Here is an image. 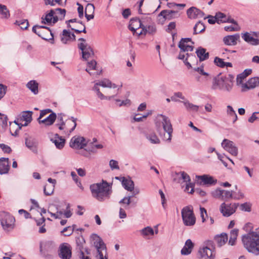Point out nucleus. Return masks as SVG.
Here are the masks:
<instances>
[{
  "instance_id": "f03ea898",
  "label": "nucleus",
  "mask_w": 259,
  "mask_h": 259,
  "mask_svg": "<svg viewBox=\"0 0 259 259\" xmlns=\"http://www.w3.org/2000/svg\"><path fill=\"white\" fill-rule=\"evenodd\" d=\"M92 196L97 200L102 202L109 199L112 193L111 186L105 181L90 186Z\"/></svg>"
},
{
  "instance_id": "0e129e2a",
  "label": "nucleus",
  "mask_w": 259,
  "mask_h": 259,
  "mask_svg": "<svg viewBox=\"0 0 259 259\" xmlns=\"http://www.w3.org/2000/svg\"><path fill=\"white\" fill-rule=\"evenodd\" d=\"M52 112H53L52 110L50 109H47L45 110H42L40 111V115L39 117L37 118V120L39 119H41L43 118L45 116H46L49 113H52Z\"/></svg>"
},
{
  "instance_id": "9d476101",
  "label": "nucleus",
  "mask_w": 259,
  "mask_h": 259,
  "mask_svg": "<svg viewBox=\"0 0 259 259\" xmlns=\"http://www.w3.org/2000/svg\"><path fill=\"white\" fill-rule=\"evenodd\" d=\"M15 219L10 213L3 212L1 213V225L3 229L7 231L13 230L15 226Z\"/></svg>"
},
{
  "instance_id": "6e6552de",
  "label": "nucleus",
  "mask_w": 259,
  "mask_h": 259,
  "mask_svg": "<svg viewBox=\"0 0 259 259\" xmlns=\"http://www.w3.org/2000/svg\"><path fill=\"white\" fill-rule=\"evenodd\" d=\"M181 214L183 223L185 226H193L195 224L196 218L192 206L189 205L183 207L181 210Z\"/></svg>"
},
{
  "instance_id": "72a5a7b5",
  "label": "nucleus",
  "mask_w": 259,
  "mask_h": 259,
  "mask_svg": "<svg viewBox=\"0 0 259 259\" xmlns=\"http://www.w3.org/2000/svg\"><path fill=\"white\" fill-rule=\"evenodd\" d=\"M55 15L54 14L53 10H50V11L46 14L45 15H44L41 17V22L44 24H51L54 23V19Z\"/></svg>"
},
{
  "instance_id": "58836bf2",
  "label": "nucleus",
  "mask_w": 259,
  "mask_h": 259,
  "mask_svg": "<svg viewBox=\"0 0 259 259\" xmlns=\"http://www.w3.org/2000/svg\"><path fill=\"white\" fill-rule=\"evenodd\" d=\"M122 185L126 190L132 192L134 190V183L131 179L123 178Z\"/></svg>"
},
{
  "instance_id": "864d4df0",
  "label": "nucleus",
  "mask_w": 259,
  "mask_h": 259,
  "mask_svg": "<svg viewBox=\"0 0 259 259\" xmlns=\"http://www.w3.org/2000/svg\"><path fill=\"white\" fill-rule=\"evenodd\" d=\"M74 226L75 225H73L72 226L65 227L61 231V233H64V235L66 236H69L73 233Z\"/></svg>"
},
{
  "instance_id": "f8f14e48",
  "label": "nucleus",
  "mask_w": 259,
  "mask_h": 259,
  "mask_svg": "<svg viewBox=\"0 0 259 259\" xmlns=\"http://www.w3.org/2000/svg\"><path fill=\"white\" fill-rule=\"evenodd\" d=\"M241 35L248 44L253 46L259 45V31H246L241 33Z\"/></svg>"
},
{
  "instance_id": "c9c22d12",
  "label": "nucleus",
  "mask_w": 259,
  "mask_h": 259,
  "mask_svg": "<svg viewBox=\"0 0 259 259\" xmlns=\"http://www.w3.org/2000/svg\"><path fill=\"white\" fill-rule=\"evenodd\" d=\"M196 53L197 54V57L199 59L200 63L201 61L207 59L209 57V53L206 52V50L205 49H204L201 47L199 48L197 50Z\"/></svg>"
},
{
  "instance_id": "7c9ffc66",
  "label": "nucleus",
  "mask_w": 259,
  "mask_h": 259,
  "mask_svg": "<svg viewBox=\"0 0 259 259\" xmlns=\"http://www.w3.org/2000/svg\"><path fill=\"white\" fill-rule=\"evenodd\" d=\"M77 243V249L79 251L78 256L80 259H91L88 255L90 253L88 248H83L82 244H79Z\"/></svg>"
},
{
  "instance_id": "a19ab883",
  "label": "nucleus",
  "mask_w": 259,
  "mask_h": 259,
  "mask_svg": "<svg viewBox=\"0 0 259 259\" xmlns=\"http://www.w3.org/2000/svg\"><path fill=\"white\" fill-rule=\"evenodd\" d=\"M32 112L30 111H23L20 115H19V120L20 121H26L27 122H31L32 120Z\"/></svg>"
},
{
  "instance_id": "473e14b6",
  "label": "nucleus",
  "mask_w": 259,
  "mask_h": 259,
  "mask_svg": "<svg viewBox=\"0 0 259 259\" xmlns=\"http://www.w3.org/2000/svg\"><path fill=\"white\" fill-rule=\"evenodd\" d=\"M156 31V28L154 24H151L146 26L144 25L143 27V30H141L139 33H137L138 35H141L143 34H146L147 33L149 34H153L155 33Z\"/></svg>"
},
{
  "instance_id": "e2e57ef3",
  "label": "nucleus",
  "mask_w": 259,
  "mask_h": 259,
  "mask_svg": "<svg viewBox=\"0 0 259 259\" xmlns=\"http://www.w3.org/2000/svg\"><path fill=\"white\" fill-rule=\"evenodd\" d=\"M214 64L220 67L223 68L225 67V62L223 59L218 57H215L214 59Z\"/></svg>"
},
{
  "instance_id": "8fccbe9b",
  "label": "nucleus",
  "mask_w": 259,
  "mask_h": 259,
  "mask_svg": "<svg viewBox=\"0 0 259 259\" xmlns=\"http://www.w3.org/2000/svg\"><path fill=\"white\" fill-rule=\"evenodd\" d=\"M131 196L124 197L119 202V203L122 205L123 208L125 209L128 208V205L131 203Z\"/></svg>"
},
{
  "instance_id": "f704fd0d",
  "label": "nucleus",
  "mask_w": 259,
  "mask_h": 259,
  "mask_svg": "<svg viewBox=\"0 0 259 259\" xmlns=\"http://www.w3.org/2000/svg\"><path fill=\"white\" fill-rule=\"evenodd\" d=\"M51 141L55 144L58 149H61L64 146L65 140L58 134H56L55 137L51 139Z\"/></svg>"
},
{
  "instance_id": "69168bd1",
  "label": "nucleus",
  "mask_w": 259,
  "mask_h": 259,
  "mask_svg": "<svg viewBox=\"0 0 259 259\" xmlns=\"http://www.w3.org/2000/svg\"><path fill=\"white\" fill-rule=\"evenodd\" d=\"M140 20H141V22H142V24H144L146 26L151 24L152 21L151 18L148 16L142 17Z\"/></svg>"
},
{
  "instance_id": "cd10ccee",
  "label": "nucleus",
  "mask_w": 259,
  "mask_h": 259,
  "mask_svg": "<svg viewBox=\"0 0 259 259\" xmlns=\"http://www.w3.org/2000/svg\"><path fill=\"white\" fill-rule=\"evenodd\" d=\"M25 145L32 152L35 154L37 153L38 142L35 139L31 138H26L25 139Z\"/></svg>"
},
{
  "instance_id": "a211bd4d",
  "label": "nucleus",
  "mask_w": 259,
  "mask_h": 259,
  "mask_svg": "<svg viewBox=\"0 0 259 259\" xmlns=\"http://www.w3.org/2000/svg\"><path fill=\"white\" fill-rule=\"evenodd\" d=\"M240 41V35L239 33H235L233 35H228L224 37L223 41L227 46H236Z\"/></svg>"
},
{
  "instance_id": "79ce46f5",
  "label": "nucleus",
  "mask_w": 259,
  "mask_h": 259,
  "mask_svg": "<svg viewBox=\"0 0 259 259\" xmlns=\"http://www.w3.org/2000/svg\"><path fill=\"white\" fill-rule=\"evenodd\" d=\"M146 139L153 144H158L160 141L154 133H150L146 135Z\"/></svg>"
},
{
  "instance_id": "a18cd8bd",
  "label": "nucleus",
  "mask_w": 259,
  "mask_h": 259,
  "mask_svg": "<svg viewBox=\"0 0 259 259\" xmlns=\"http://www.w3.org/2000/svg\"><path fill=\"white\" fill-rule=\"evenodd\" d=\"M251 69H245L243 72L237 76V82L238 83H242L243 79H244L248 75L251 73Z\"/></svg>"
},
{
  "instance_id": "a878e982",
  "label": "nucleus",
  "mask_w": 259,
  "mask_h": 259,
  "mask_svg": "<svg viewBox=\"0 0 259 259\" xmlns=\"http://www.w3.org/2000/svg\"><path fill=\"white\" fill-rule=\"evenodd\" d=\"M56 118V114L54 112H52L49 116L37 121L39 124H43L46 126H50L54 123Z\"/></svg>"
},
{
  "instance_id": "e433bc0d",
  "label": "nucleus",
  "mask_w": 259,
  "mask_h": 259,
  "mask_svg": "<svg viewBox=\"0 0 259 259\" xmlns=\"http://www.w3.org/2000/svg\"><path fill=\"white\" fill-rule=\"evenodd\" d=\"M65 115L64 113H60L57 115V121L56 126H58L60 130H63L65 128V122L64 118Z\"/></svg>"
},
{
  "instance_id": "37998d69",
  "label": "nucleus",
  "mask_w": 259,
  "mask_h": 259,
  "mask_svg": "<svg viewBox=\"0 0 259 259\" xmlns=\"http://www.w3.org/2000/svg\"><path fill=\"white\" fill-rule=\"evenodd\" d=\"M141 234L144 237L149 238L150 236H153L154 231L151 227H146L140 230Z\"/></svg>"
},
{
  "instance_id": "b1692460",
  "label": "nucleus",
  "mask_w": 259,
  "mask_h": 259,
  "mask_svg": "<svg viewBox=\"0 0 259 259\" xmlns=\"http://www.w3.org/2000/svg\"><path fill=\"white\" fill-rule=\"evenodd\" d=\"M59 255L62 259H70L71 257V250L70 246L65 244L61 245Z\"/></svg>"
},
{
  "instance_id": "dca6fc26",
  "label": "nucleus",
  "mask_w": 259,
  "mask_h": 259,
  "mask_svg": "<svg viewBox=\"0 0 259 259\" xmlns=\"http://www.w3.org/2000/svg\"><path fill=\"white\" fill-rule=\"evenodd\" d=\"M87 144L86 139L83 137L74 136L70 140V146L73 149H81Z\"/></svg>"
},
{
  "instance_id": "bb28decb",
  "label": "nucleus",
  "mask_w": 259,
  "mask_h": 259,
  "mask_svg": "<svg viewBox=\"0 0 259 259\" xmlns=\"http://www.w3.org/2000/svg\"><path fill=\"white\" fill-rule=\"evenodd\" d=\"M259 84V78L254 77L250 78L248 81L242 84V91H245L246 90L253 89Z\"/></svg>"
},
{
  "instance_id": "09e8293b",
  "label": "nucleus",
  "mask_w": 259,
  "mask_h": 259,
  "mask_svg": "<svg viewBox=\"0 0 259 259\" xmlns=\"http://www.w3.org/2000/svg\"><path fill=\"white\" fill-rule=\"evenodd\" d=\"M205 26L203 23L199 21L197 22L194 27V34H198L204 31Z\"/></svg>"
},
{
  "instance_id": "9b49d317",
  "label": "nucleus",
  "mask_w": 259,
  "mask_h": 259,
  "mask_svg": "<svg viewBox=\"0 0 259 259\" xmlns=\"http://www.w3.org/2000/svg\"><path fill=\"white\" fill-rule=\"evenodd\" d=\"M32 31L45 40H53V34L49 27L44 26L35 25Z\"/></svg>"
},
{
  "instance_id": "c03bdc74",
  "label": "nucleus",
  "mask_w": 259,
  "mask_h": 259,
  "mask_svg": "<svg viewBox=\"0 0 259 259\" xmlns=\"http://www.w3.org/2000/svg\"><path fill=\"white\" fill-rule=\"evenodd\" d=\"M38 84L35 80H31L26 84V87L35 95L38 92Z\"/></svg>"
},
{
  "instance_id": "de8ad7c7",
  "label": "nucleus",
  "mask_w": 259,
  "mask_h": 259,
  "mask_svg": "<svg viewBox=\"0 0 259 259\" xmlns=\"http://www.w3.org/2000/svg\"><path fill=\"white\" fill-rule=\"evenodd\" d=\"M0 15L2 18H8L9 17V11L6 6L0 4Z\"/></svg>"
},
{
  "instance_id": "412c9836",
  "label": "nucleus",
  "mask_w": 259,
  "mask_h": 259,
  "mask_svg": "<svg viewBox=\"0 0 259 259\" xmlns=\"http://www.w3.org/2000/svg\"><path fill=\"white\" fill-rule=\"evenodd\" d=\"M187 14L188 18L191 19L202 18L204 16L203 12L194 7L188 9Z\"/></svg>"
},
{
  "instance_id": "0eeeda50",
  "label": "nucleus",
  "mask_w": 259,
  "mask_h": 259,
  "mask_svg": "<svg viewBox=\"0 0 259 259\" xmlns=\"http://www.w3.org/2000/svg\"><path fill=\"white\" fill-rule=\"evenodd\" d=\"M232 85L233 83L229 78L225 76L218 75L213 80L211 89L230 91L232 89Z\"/></svg>"
},
{
  "instance_id": "7ed1b4c3",
  "label": "nucleus",
  "mask_w": 259,
  "mask_h": 259,
  "mask_svg": "<svg viewBox=\"0 0 259 259\" xmlns=\"http://www.w3.org/2000/svg\"><path fill=\"white\" fill-rule=\"evenodd\" d=\"M158 132L160 131L161 126L166 134H164L163 140L168 143L171 142L173 129L170 119L165 115L159 114L156 117L155 122Z\"/></svg>"
},
{
  "instance_id": "5fc2aeb1",
  "label": "nucleus",
  "mask_w": 259,
  "mask_h": 259,
  "mask_svg": "<svg viewBox=\"0 0 259 259\" xmlns=\"http://www.w3.org/2000/svg\"><path fill=\"white\" fill-rule=\"evenodd\" d=\"M222 200H225L233 198V191H230L225 190H222Z\"/></svg>"
},
{
  "instance_id": "4be33fe9",
  "label": "nucleus",
  "mask_w": 259,
  "mask_h": 259,
  "mask_svg": "<svg viewBox=\"0 0 259 259\" xmlns=\"http://www.w3.org/2000/svg\"><path fill=\"white\" fill-rule=\"evenodd\" d=\"M61 41L64 44H67L75 39V35L69 31L64 29L60 35Z\"/></svg>"
},
{
  "instance_id": "2eb2a0df",
  "label": "nucleus",
  "mask_w": 259,
  "mask_h": 259,
  "mask_svg": "<svg viewBox=\"0 0 259 259\" xmlns=\"http://www.w3.org/2000/svg\"><path fill=\"white\" fill-rule=\"evenodd\" d=\"M238 206V203H234L227 204L224 202L221 205L220 210L224 216L229 217L236 211Z\"/></svg>"
},
{
  "instance_id": "ddd939ff",
  "label": "nucleus",
  "mask_w": 259,
  "mask_h": 259,
  "mask_svg": "<svg viewBox=\"0 0 259 259\" xmlns=\"http://www.w3.org/2000/svg\"><path fill=\"white\" fill-rule=\"evenodd\" d=\"M78 40L80 42L78 44V47L81 50L82 58L85 60H87L90 57L94 56L93 50L91 47L86 42V40L83 38H80Z\"/></svg>"
},
{
  "instance_id": "423d86ee",
  "label": "nucleus",
  "mask_w": 259,
  "mask_h": 259,
  "mask_svg": "<svg viewBox=\"0 0 259 259\" xmlns=\"http://www.w3.org/2000/svg\"><path fill=\"white\" fill-rule=\"evenodd\" d=\"M91 238L94 246L97 251V259H108L106 244L103 240L97 234H93Z\"/></svg>"
},
{
  "instance_id": "2f4dec72",
  "label": "nucleus",
  "mask_w": 259,
  "mask_h": 259,
  "mask_svg": "<svg viewBox=\"0 0 259 259\" xmlns=\"http://www.w3.org/2000/svg\"><path fill=\"white\" fill-rule=\"evenodd\" d=\"M55 15L54 23H56L59 20H63L66 14V10L61 8H57L53 10Z\"/></svg>"
},
{
  "instance_id": "6e6d98bb",
  "label": "nucleus",
  "mask_w": 259,
  "mask_h": 259,
  "mask_svg": "<svg viewBox=\"0 0 259 259\" xmlns=\"http://www.w3.org/2000/svg\"><path fill=\"white\" fill-rule=\"evenodd\" d=\"M69 120H71L70 123H68V124L69 126H71V128L69 130V133H71L75 130L76 126L77 118H74V117H71L70 118H69Z\"/></svg>"
},
{
  "instance_id": "c756f323",
  "label": "nucleus",
  "mask_w": 259,
  "mask_h": 259,
  "mask_svg": "<svg viewBox=\"0 0 259 259\" xmlns=\"http://www.w3.org/2000/svg\"><path fill=\"white\" fill-rule=\"evenodd\" d=\"M97 62L95 60H92L88 63V67L85 69V71L88 72L91 75H97L101 73L98 72L96 69Z\"/></svg>"
},
{
  "instance_id": "39448f33",
  "label": "nucleus",
  "mask_w": 259,
  "mask_h": 259,
  "mask_svg": "<svg viewBox=\"0 0 259 259\" xmlns=\"http://www.w3.org/2000/svg\"><path fill=\"white\" fill-rule=\"evenodd\" d=\"M99 86L113 89H116L118 87L107 78H104L96 82L93 90L96 92L98 97L101 100H110L117 95V93H116L115 95L112 96H105L100 92Z\"/></svg>"
},
{
  "instance_id": "49530a36",
  "label": "nucleus",
  "mask_w": 259,
  "mask_h": 259,
  "mask_svg": "<svg viewBox=\"0 0 259 259\" xmlns=\"http://www.w3.org/2000/svg\"><path fill=\"white\" fill-rule=\"evenodd\" d=\"M215 17L218 23H225L230 21L229 18L221 12L217 13L215 15Z\"/></svg>"
},
{
  "instance_id": "603ef678",
  "label": "nucleus",
  "mask_w": 259,
  "mask_h": 259,
  "mask_svg": "<svg viewBox=\"0 0 259 259\" xmlns=\"http://www.w3.org/2000/svg\"><path fill=\"white\" fill-rule=\"evenodd\" d=\"M183 103L186 108L188 110H192L194 111H197L199 109V106L197 105H194L190 103L188 100H186L183 102Z\"/></svg>"
},
{
  "instance_id": "c85d7f7f",
  "label": "nucleus",
  "mask_w": 259,
  "mask_h": 259,
  "mask_svg": "<svg viewBox=\"0 0 259 259\" xmlns=\"http://www.w3.org/2000/svg\"><path fill=\"white\" fill-rule=\"evenodd\" d=\"M10 169L9 159L8 158H0V175L6 174Z\"/></svg>"
},
{
  "instance_id": "3c124183",
  "label": "nucleus",
  "mask_w": 259,
  "mask_h": 259,
  "mask_svg": "<svg viewBox=\"0 0 259 259\" xmlns=\"http://www.w3.org/2000/svg\"><path fill=\"white\" fill-rule=\"evenodd\" d=\"M55 186L54 185L46 184L44 188V194L47 196L52 195L54 191Z\"/></svg>"
},
{
  "instance_id": "680f3d73",
  "label": "nucleus",
  "mask_w": 259,
  "mask_h": 259,
  "mask_svg": "<svg viewBox=\"0 0 259 259\" xmlns=\"http://www.w3.org/2000/svg\"><path fill=\"white\" fill-rule=\"evenodd\" d=\"M95 7L94 5L92 4H88L85 8V13L87 14H94Z\"/></svg>"
},
{
  "instance_id": "f257e3e1",
  "label": "nucleus",
  "mask_w": 259,
  "mask_h": 259,
  "mask_svg": "<svg viewBox=\"0 0 259 259\" xmlns=\"http://www.w3.org/2000/svg\"><path fill=\"white\" fill-rule=\"evenodd\" d=\"M242 242L244 247L248 252L259 255V229L249 231L243 235Z\"/></svg>"
},
{
  "instance_id": "f3484780",
  "label": "nucleus",
  "mask_w": 259,
  "mask_h": 259,
  "mask_svg": "<svg viewBox=\"0 0 259 259\" xmlns=\"http://www.w3.org/2000/svg\"><path fill=\"white\" fill-rule=\"evenodd\" d=\"M222 146L231 155L236 156L238 154V148L233 142L225 139L222 142Z\"/></svg>"
},
{
  "instance_id": "1a4fd4ad",
  "label": "nucleus",
  "mask_w": 259,
  "mask_h": 259,
  "mask_svg": "<svg viewBox=\"0 0 259 259\" xmlns=\"http://www.w3.org/2000/svg\"><path fill=\"white\" fill-rule=\"evenodd\" d=\"M49 208V213H50L51 217L55 219H60L62 218L63 215L65 218H69L72 214L70 209L69 204L67 205L66 210L64 211L60 209L57 206L54 204L51 205Z\"/></svg>"
},
{
  "instance_id": "bf43d9fd",
  "label": "nucleus",
  "mask_w": 259,
  "mask_h": 259,
  "mask_svg": "<svg viewBox=\"0 0 259 259\" xmlns=\"http://www.w3.org/2000/svg\"><path fill=\"white\" fill-rule=\"evenodd\" d=\"M222 190L220 189H217L211 192V194L213 197L221 199L222 200Z\"/></svg>"
},
{
  "instance_id": "774afa93",
  "label": "nucleus",
  "mask_w": 259,
  "mask_h": 259,
  "mask_svg": "<svg viewBox=\"0 0 259 259\" xmlns=\"http://www.w3.org/2000/svg\"><path fill=\"white\" fill-rule=\"evenodd\" d=\"M227 113L230 116H235V120H236L237 119V114H236L235 111L234 110L232 107L230 105L227 106Z\"/></svg>"
},
{
  "instance_id": "4468645a",
  "label": "nucleus",
  "mask_w": 259,
  "mask_h": 259,
  "mask_svg": "<svg viewBox=\"0 0 259 259\" xmlns=\"http://www.w3.org/2000/svg\"><path fill=\"white\" fill-rule=\"evenodd\" d=\"M178 11L165 10H162L158 15V22L159 24H163L165 20H170L177 18Z\"/></svg>"
},
{
  "instance_id": "393cba45",
  "label": "nucleus",
  "mask_w": 259,
  "mask_h": 259,
  "mask_svg": "<svg viewBox=\"0 0 259 259\" xmlns=\"http://www.w3.org/2000/svg\"><path fill=\"white\" fill-rule=\"evenodd\" d=\"M144 26V24H142V22H141L140 19L136 18L131 20L128 28L130 30L135 33L136 31L140 28H142V30H143Z\"/></svg>"
},
{
  "instance_id": "052dcab7",
  "label": "nucleus",
  "mask_w": 259,
  "mask_h": 259,
  "mask_svg": "<svg viewBox=\"0 0 259 259\" xmlns=\"http://www.w3.org/2000/svg\"><path fill=\"white\" fill-rule=\"evenodd\" d=\"M193 70L202 75L208 76V74L204 71L202 65H201L199 67H194Z\"/></svg>"
},
{
  "instance_id": "6ab92c4d",
  "label": "nucleus",
  "mask_w": 259,
  "mask_h": 259,
  "mask_svg": "<svg viewBox=\"0 0 259 259\" xmlns=\"http://www.w3.org/2000/svg\"><path fill=\"white\" fill-rule=\"evenodd\" d=\"M55 249V244L52 241H47L40 244V251L45 256H46V252L53 253Z\"/></svg>"
},
{
  "instance_id": "ea45409f",
  "label": "nucleus",
  "mask_w": 259,
  "mask_h": 259,
  "mask_svg": "<svg viewBox=\"0 0 259 259\" xmlns=\"http://www.w3.org/2000/svg\"><path fill=\"white\" fill-rule=\"evenodd\" d=\"M201 257L207 258L212 257V250L207 247H202L199 250Z\"/></svg>"
},
{
  "instance_id": "20e7f679",
  "label": "nucleus",
  "mask_w": 259,
  "mask_h": 259,
  "mask_svg": "<svg viewBox=\"0 0 259 259\" xmlns=\"http://www.w3.org/2000/svg\"><path fill=\"white\" fill-rule=\"evenodd\" d=\"M179 48L180 49V52L178 58L184 60V62L188 68H192L191 64L190 62L193 63L194 60L197 61L195 56L189 54V52H192L193 50V47L192 46H186L184 41L180 40L179 43Z\"/></svg>"
},
{
  "instance_id": "13d9d810",
  "label": "nucleus",
  "mask_w": 259,
  "mask_h": 259,
  "mask_svg": "<svg viewBox=\"0 0 259 259\" xmlns=\"http://www.w3.org/2000/svg\"><path fill=\"white\" fill-rule=\"evenodd\" d=\"M16 23L20 26L22 29H26L28 26L29 23L27 20H23L21 21H17Z\"/></svg>"
},
{
  "instance_id": "338daca9",
  "label": "nucleus",
  "mask_w": 259,
  "mask_h": 259,
  "mask_svg": "<svg viewBox=\"0 0 259 259\" xmlns=\"http://www.w3.org/2000/svg\"><path fill=\"white\" fill-rule=\"evenodd\" d=\"M10 131L13 136H17L18 135V133L20 130H18V127L14 126L12 124L11 122H10Z\"/></svg>"
},
{
  "instance_id": "4d7b16f0",
  "label": "nucleus",
  "mask_w": 259,
  "mask_h": 259,
  "mask_svg": "<svg viewBox=\"0 0 259 259\" xmlns=\"http://www.w3.org/2000/svg\"><path fill=\"white\" fill-rule=\"evenodd\" d=\"M251 204L249 202H245L240 205V208L241 210L250 212L251 211Z\"/></svg>"
},
{
  "instance_id": "aec40b11",
  "label": "nucleus",
  "mask_w": 259,
  "mask_h": 259,
  "mask_svg": "<svg viewBox=\"0 0 259 259\" xmlns=\"http://www.w3.org/2000/svg\"><path fill=\"white\" fill-rule=\"evenodd\" d=\"M196 178L200 185H213L217 183V180L213 177L208 175H203L202 176H197Z\"/></svg>"
},
{
  "instance_id": "4c0bfd02",
  "label": "nucleus",
  "mask_w": 259,
  "mask_h": 259,
  "mask_svg": "<svg viewBox=\"0 0 259 259\" xmlns=\"http://www.w3.org/2000/svg\"><path fill=\"white\" fill-rule=\"evenodd\" d=\"M214 239L219 246L224 245L228 241V237L226 233H222L220 235L215 237Z\"/></svg>"
},
{
  "instance_id": "5701e85b",
  "label": "nucleus",
  "mask_w": 259,
  "mask_h": 259,
  "mask_svg": "<svg viewBox=\"0 0 259 259\" xmlns=\"http://www.w3.org/2000/svg\"><path fill=\"white\" fill-rule=\"evenodd\" d=\"M180 175V180H182L186 185V191H189V188H191L190 192V193H192L194 192L193 185L191 183L190 178L189 176L184 171H181L179 173Z\"/></svg>"
}]
</instances>
